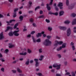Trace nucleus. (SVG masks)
Masks as SVG:
<instances>
[{
  "label": "nucleus",
  "instance_id": "1",
  "mask_svg": "<svg viewBox=\"0 0 76 76\" xmlns=\"http://www.w3.org/2000/svg\"><path fill=\"white\" fill-rule=\"evenodd\" d=\"M51 43V41L48 39H46L45 42H43V44L46 46L49 45H50Z\"/></svg>",
  "mask_w": 76,
  "mask_h": 76
},
{
  "label": "nucleus",
  "instance_id": "2",
  "mask_svg": "<svg viewBox=\"0 0 76 76\" xmlns=\"http://www.w3.org/2000/svg\"><path fill=\"white\" fill-rule=\"evenodd\" d=\"M53 0H51V1L49 3V4H47L46 5L48 9V10H51V8L49 5H52L53 4Z\"/></svg>",
  "mask_w": 76,
  "mask_h": 76
},
{
  "label": "nucleus",
  "instance_id": "3",
  "mask_svg": "<svg viewBox=\"0 0 76 76\" xmlns=\"http://www.w3.org/2000/svg\"><path fill=\"white\" fill-rule=\"evenodd\" d=\"M72 34V31H71V29L70 28H68L67 31H66V35L69 37L70 36V34Z\"/></svg>",
  "mask_w": 76,
  "mask_h": 76
},
{
  "label": "nucleus",
  "instance_id": "4",
  "mask_svg": "<svg viewBox=\"0 0 76 76\" xmlns=\"http://www.w3.org/2000/svg\"><path fill=\"white\" fill-rule=\"evenodd\" d=\"M60 65H58L57 64H55L53 65V67H56L57 70H59L60 69Z\"/></svg>",
  "mask_w": 76,
  "mask_h": 76
},
{
  "label": "nucleus",
  "instance_id": "5",
  "mask_svg": "<svg viewBox=\"0 0 76 76\" xmlns=\"http://www.w3.org/2000/svg\"><path fill=\"white\" fill-rule=\"evenodd\" d=\"M45 31H43L41 32V33H38L37 34H36V37L37 38H39V37H41L42 36V34H45Z\"/></svg>",
  "mask_w": 76,
  "mask_h": 76
},
{
  "label": "nucleus",
  "instance_id": "6",
  "mask_svg": "<svg viewBox=\"0 0 76 76\" xmlns=\"http://www.w3.org/2000/svg\"><path fill=\"white\" fill-rule=\"evenodd\" d=\"M19 32V30H18L17 31L15 30L13 32V34H14L15 36L16 37H18L19 35V34L18 32Z\"/></svg>",
  "mask_w": 76,
  "mask_h": 76
},
{
  "label": "nucleus",
  "instance_id": "7",
  "mask_svg": "<svg viewBox=\"0 0 76 76\" xmlns=\"http://www.w3.org/2000/svg\"><path fill=\"white\" fill-rule=\"evenodd\" d=\"M63 3L61 2H59L58 3V7H59V8L61 9H63V7L62 6H63Z\"/></svg>",
  "mask_w": 76,
  "mask_h": 76
},
{
  "label": "nucleus",
  "instance_id": "8",
  "mask_svg": "<svg viewBox=\"0 0 76 76\" xmlns=\"http://www.w3.org/2000/svg\"><path fill=\"white\" fill-rule=\"evenodd\" d=\"M59 28L60 29H61L62 30H63V31H64V30H66L67 29V28L65 26H59Z\"/></svg>",
  "mask_w": 76,
  "mask_h": 76
},
{
  "label": "nucleus",
  "instance_id": "9",
  "mask_svg": "<svg viewBox=\"0 0 76 76\" xmlns=\"http://www.w3.org/2000/svg\"><path fill=\"white\" fill-rule=\"evenodd\" d=\"M15 21H16V20H10L9 22L7 21L6 23H8L7 25H10V23H12V22H15Z\"/></svg>",
  "mask_w": 76,
  "mask_h": 76
},
{
  "label": "nucleus",
  "instance_id": "10",
  "mask_svg": "<svg viewBox=\"0 0 76 76\" xmlns=\"http://www.w3.org/2000/svg\"><path fill=\"white\" fill-rule=\"evenodd\" d=\"M4 38V36H3V32H1L0 33V40Z\"/></svg>",
  "mask_w": 76,
  "mask_h": 76
},
{
  "label": "nucleus",
  "instance_id": "11",
  "mask_svg": "<svg viewBox=\"0 0 76 76\" xmlns=\"http://www.w3.org/2000/svg\"><path fill=\"white\" fill-rule=\"evenodd\" d=\"M72 25H75L76 24V18L74 19L72 22Z\"/></svg>",
  "mask_w": 76,
  "mask_h": 76
},
{
  "label": "nucleus",
  "instance_id": "12",
  "mask_svg": "<svg viewBox=\"0 0 76 76\" xmlns=\"http://www.w3.org/2000/svg\"><path fill=\"white\" fill-rule=\"evenodd\" d=\"M44 57V55H41L40 56V58L39 59V60L40 61H42V60H43Z\"/></svg>",
  "mask_w": 76,
  "mask_h": 76
},
{
  "label": "nucleus",
  "instance_id": "13",
  "mask_svg": "<svg viewBox=\"0 0 76 76\" xmlns=\"http://www.w3.org/2000/svg\"><path fill=\"white\" fill-rule=\"evenodd\" d=\"M58 41L57 40H56L54 41L55 43V44H54V46H57L58 44Z\"/></svg>",
  "mask_w": 76,
  "mask_h": 76
},
{
  "label": "nucleus",
  "instance_id": "14",
  "mask_svg": "<svg viewBox=\"0 0 76 76\" xmlns=\"http://www.w3.org/2000/svg\"><path fill=\"white\" fill-rule=\"evenodd\" d=\"M13 29V28L12 27L8 26L7 27V29L5 30V31L7 32V31H9V29Z\"/></svg>",
  "mask_w": 76,
  "mask_h": 76
},
{
  "label": "nucleus",
  "instance_id": "15",
  "mask_svg": "<svg viewBox=\"0 0 76 76\" xmlns=\"http://www.w3.org/2000/svg\"><path fill=\"white\" fill-rule=\"evenodd\" d=\"M15 46V45L11 44H9V48H12Z\"/></svg>",
  "mask_w": 76,
  "mask_h": 76
},
{
  "label": "nucleus",
  "instance_id": "16",
  "mask_svg": "<svg viewBox=\"0 0 76 76\" xmlns=\"http://www.w3.org/2000/svg\"><path fill=\"white\" fill-rule=\"evenodd\" d=\"M17 71L18 72H19V73H22V71L20 70V69L19 68H17Z\"/></svg>",
  "mask_w": 76,
  "mask_h": 76
},
{
  "label": "nucleus",
  "instance_id": "17",
  "mask_svg": "<svg viewBox=\"0 0 76 76\" xmlns=\"http://www.w3.org/2000/svg\"><path fill=\"white\" fill-rule=\"evenodd\" d=\"M19 19L20 21H22L23 20V16L21 15L19 17Z\"/></svg>",
  "mask_w": 76,
  "mask_h": 76
},
{
  "label": "nucleus",
  "instance_id": "18",
  "mask_svg": "<svg viewBox=\"0 0 76 76\" xmlns=\"http://www.w3.org/2000/svg\"><path fill=\"white\" fill-rule=\"evenodd\" d=\"M20 55H23V56H25V55H26L27 54V53L26 52H25L24 53H20Z\"/></svg>",
  "mask_w": 76,
  "mask_h": 76
},
{
  "label": "nucleus",
  "instance_id": "19",
  "mask_svg": "<svg viewBox=\"0 0 76 76\" xmlns=\"http://www.w3.org/2000/svg\"><path fill=\"white\" fill-rule=\"evenodd\" d=\"M66 43H64L62 45L61 48H64L66 47Z\"/></svg>",
  "mask_w": 76,
  "mask_h": 76
},
{
  "label": "nucleus",
  "instance_id": "20",
  "mask_svg": "<svg viewBox=\"0 0 76 76\" xmlns=\"http://www.w3.org/2000/svg\"><path fill=\"white\" fill-rule=\"evenodd\" d=\"M59 16H62L64 14V11H60L59 13Z\"/></svg>",
  "mask_w": 76,
  "mask_h": 76
},
{
  "label": "nucleus",
  "instance_id": "21",
  "mask_svg": "<svg viewBox=\"0 0 76 76\" xmlns=\"http://www.w3.org/2000/svg\"><path fill=\"white\" fill-rule=\"evenodd\" d=\"M70 21L69 20H66L64 22V23H66V24H69Z\"/></svg>",
  "mask_w": 76,
  "mask_h": 76
},
{
  "label": "nucleus",
  "instance_id": "22",
  "mask_svg": "<svg viewBox=\"0 0 76 76\" xmlns=\"http://www.w3.org/2000/svg\"><path fill=\"white\" fill-rule=\"evenodd\" d=\"M36 75H38L39 76H42V74L40 72L36 73Z\"/></svg>",
  "mask_w": 76,
  "mask_h": 76
},
{
  "label": "nucleus",
  "instance_id": "23",
  "mask_svg": "<svg viewBox=\"0 0 76 76\" xmlns=\"http://www.w3.org/2000/svg\"><path fill=\"white\" fill-rule=\"evenodd\" d=\"M52 29L53 28L49 26L48 27V30L49 31H52Z\"/></svg>",
  "mask_w": 76,
  "mask_h": 76
},
{
  "label": "nucleus",
  "instance_id": "24",
  "mask_svg": "<svg viewBox=\"0 0 76 76\" xmlns=\"http://www.w3.org/2000/svg\"><path fill=\"white\" fill-rule=\"evenodd\" d=\"M18 25H19V23H17L15 24L14 26V29H16V28L17 26H18Z\"/></svg>",
  "mask_w": 76,
  "mask_h": 76
},
{
  "label": "nucleus",
  "instance_id": "25",
  "mask_svg": "<svg viewBox=\"0 0 76 76\" xmlns=\"http://www.w3.org/2000/svg\"><path fill=\"white\" fill-rule=\"evenodd\" d=\"M13 32H11L9 33V36H13Z\"/></svg>",
  "mask_w": 76,
  "mask_h": 76
},
{
  "label": "nucleus",
  "instance_id": "26",
  "mask_svg": "<svg viewBox=\"0 0 76 76\" xmlns=\"http://www.w3.org/2000/svg\"><path fill=\"white\" fill-rule=\"evenodd\" d=\"M39 63L38 62H36L35 66L36 67L39 66Z\"/></svg>",
  "mask_w": 76,
  "mask_h": 76
},
{
  "label": "nucleus",
  "instance_id": "27",
  "mask_svg": "<svg viewBox=\"0 0 76 76\" xmlns=\"http://www.w3.org/2000/svg\"><path fill=\"white\" fill-rule=\"evenodd\" d=\"M28 52L29 53H31V52H32V50H31V49H28L27 50Z\"/></svg>",
  "mask_w": 76,
  "mask_h": 76
},
{
  "label": "nucleus",
  "instance_id": "28",
  "mask_svg": "<svg viewBox=\"0 0 76 76\" xmlns=\"http://www.w3.org/2000/svg\"><path fill=\"white\" fill-rule=\"evenodd\" d=\"M71 16L72 17H75V16H76V15L75 13H73L71 14Z\"/></svg>",
  "mask_w": 76,
  "mask_h": 76
},
{
  "label": "nucleus",
  "instance_id": "29",
  "mask_svg": "<svg viewBox=\"0 0 76 76\" xmlns=\"http://www.w3.org/2000/svg\"><path fill=\"white\" fill-rule=\"evenodd\" d=\"M61 49H62V48L61 47V46L59 47V48L57 49V51H60V50H61Z\"/></svg>",
  "mask_w": 76,
  "mask_h": 76
},
{
  "label": "nucleus",
  "instance_id": "30",
  "mask_svg": "<svg viewBox=\"0 0 76 76\" xmlns=\"http://www.w3.org/2000/svg\"><path fill=\"white\" fill-rule=\"evenodd\" d=\"M32 4V2L31 1H29V2L28 6H29V7H31V4Z\"/></svg>",
  "mask_w": 76,
  "mask_h": 76
},
{
  "label": "nucleus",
  "instance_id": "31",
  "mask_svg": "<svg viewBox=\"0 0 76 76\" xmlns=\"http://www.w3.org/2000/svg\"><path fill=\"white\" fill-rule=\"evenodd\" d=\"M36 42H41V39H38L36 40Z\"/></svg>",
  "mask_w": 76,
  "mask_h": 76
},
{
  "label": "nucleus",
  "instance_id": "32",
  "mask_svg": "<svg viewBox=\"0 0 76 76\" xmlns=\"http://www.w3.org/2000/svg\"><path fill=\"white\" fill-rule=\"evenodd\" d=\"M18 10H19L18 8H16L14 10V12H17V11H18Z\"/></svg>",
  "mask_w": 76,
  "mask_h": 76
},
{
  "label": "nucleus",
  "instance_id": "33",
  "mask_svg": "<svg viewBox=\"0 0 76 76\" xmlns=\"http://www.w3.org/2000/svg\"><path fill=\"white\" fill-rule=\"evenodd\" d=\"M29 60H28L26 62L25 64L26 65H28L29 64Z\"/></svg>",
  "mask_w": 76,
  "mask_h": 76
},
{
  "label": "nucleus",
  "instance_id": "34",
  "mask_svg": "<svg viewBox=\"0 0 76 76\" xmlns=\"http://www.w3.org/2000/svg\"><path fill=\"white\" fill-rule=\"evenodd\" d=\"M8 52H9V50L8 49H6L4 51L5 53H7Z\"/></svg>",
  "mask_w": 76,
  "mask_h": 76
},
{
  "label": "nucleus",
  "instance_id": "35",
  "mask_svg": "<svg viewBox=\"0 0 76 76\" xmlns=\"http://www.w3.org/2000/svg\"><path fill=\"white\" fill-rule=\"evenodd\" d=\"M39 60L37 58H35L34 59V61H35V63L38 62V61H39Z\"/></svg>",
  "mask_w": 76,
  "mask_h": 76
},
{
  "label": "nucleus",
  "instance_id": "36",
  "mask_svg": "<svg viewBox=\"0 0 76 76\" xmlns=\"http://www.w3.org/2000/svg\"><path fill=\"white\" fill-rule=\"evenodd\" d=\"M69 4V0H66V4L67 6H68Z\"/></svg>",
  "mask_w": 76,
  "mask_h": 76
},
{
  "label": "nucleus",
  "instance_id": "37",
  "mask_svg": "<svg viewBox=\"0 0 76 76\" xmlns=\"http://www.w3.org/2000/svg\"><path fill=\"white\" fill-rule=\"evenodd\" d=\"M45 21L47 23H50V20L48 19H46Z\"/></svg>",
  "mask_w": 76,
  "mask_h": 76
},
{
  "label": "nucleus",
  "instance_id": "38",
  "mask_svg": "<svg viewBox=\"0 0 76 76\" xmlns=\"http://www.w3.org/2000/svg\"><path fill=\"white\" fill-rule=\"evenodd\" d=\"M39 18H44V15H42L40 16L39 17Z\"/></svg>",
  "mask_w": 76,
  "mask_h": 76
},
{
  "label": "nucleus",
  "instance_id": "39",
  "mask_svg": "<svg viewBox=\"0 0 76 76\" xmlns=\"http://www.w3.org/2000/svg\"><path fill=\"white\" fill-rule=\"evenodd\" d=\"M40 7H39V6H38L37 7H36L35 9V11H36V10H37V9H39V8Z\"/></svg>",
  "mask_w": 76,
  "mask_h": 76
},
{
  "label": "nucleus",
  "instance_id": "40",
  "mask_svg": "<svg viewBox=\"0 0 76 76\" xmlns=\"http://www.w3.org/2000/svg\"><path fill=\"white\" fill-rule=\"evenodd\" d=\"M4 18V16L3 15L1 14H0V18Z\"/></svg>",
  "mask_w": 76,
  "mask_h": 76
},
{
  "label": "nucleus",
  "instance_id": "41",
  "mask_svg": "<svg viewBox=\"0 0 76 76\" xmlns=\"http://www.w3.org/2000/svg\"><path fill=\"white\" fill-rule=\"evenodd\" d=\"M35 33V31H32L31 32V34H32V35L34 34V33Z\"/></svg>",
  "mask_w": 76,
  "mask_h": 76
},
{
  "label": "nucleus",
  "instance_id": "42",
  "mask_svg": "<svg viewBox=\"0 0 76 76\" xmlns=\"http://www.w3.org/2000/svg\"><path fill=\"white\" fill-rule=\"evenodd\" d=\"M63 44L62 41H60L58 42V44L59 45H61V44Z\"/></svg>",
  "mask_w": 76,
  "mask_h": 76
},
{
  "label": "nucleus",
  "instance_id": "43",
  "mask_svg": "<svg viewBox=\"0 0 76 76\" xmlns=\"http://www.w3.org/2000/svg\"><path fill=\"white\" fill-rule=\"evenodd\" d=\"M39 52L40 53H42V49H40L39 50Z\"/></svg>",
  "mask_w": 76,
  "mask_h": 76
},
{
  "label": "nucleus",
  "instance_id": "44",
  "mask_svg": "<svg viewBox=\"0 0 76 76\" xmlns=\"http://www.w3.org/2000/svg\"><path fill=\"white\" fill-rule=\"evenodd\" d=\"M58 57H59V58H61V55L60 54H58L57 55Z\"/></svg>",
  "mask_w": 76,
  "mask_h": 76
},
{
  "label": "nucleus",
  "instance_id": "45",
  "mask_svg": "<svg viewBox=\"0 0 76 76\" xmlns=\"http://www.w3.org/2000/svg\"><path fill=\"white\" fill-rule=\"evenodd\" d=\"M58 14V12H56L55 13H53V15H55V16H57Z\"/></svg>",
  "mask_w": 76,
  "mask_h": 76
},
{
  "label": "nucleus",
  "instance_id": "46",
  "mask_svg": "<svg viewBox=\"0 0 76 76\" xmlns=\"http://www.w3.org/2000/svg\"><path fill=\"white\" fill-rule=\"evenodd\" d=\"M30 21L31 22H33L34 21V19L33 18H31L30 20Z\"/></svg>",
  "mask_w": 76,
  "mask_h": 76
},
{
  "label": "nucleus",
  "instance_id": "47",
  "mask_svg": "<svg viewBox=\"0 0 76 76\" xmlns=\"http://www.w3.org/2000/svg\"><path fill=\"white\" fill-rule=\"evenodd\" d=\"M1 70L2 72H4V68H1Z\"/></svg>",
  "mask_w": 76,
  "mask_h": 76
},
{
  "label": "nucleus",
  "instance_id": "48",
  "mask_svg": "<svg viewBox=\"0 0 76 76\" xmlns=\"http://www.w3.org/2000/svg\"><path fill=\"white\" fill-rule=\"evenodd\" d=\"M33 12H34V11L32 10L29 11L28 12V13H33Z\"/></svg>",
  "mask_w": 76,
  "mask_h": 76
},
{
  "label": "nucleus",
  "instance_id": "49",
  "mask_svg": "<svg viewBox=\"0 0 76 76\" xmlns=\"http://www.w3.org/2000/svg\"><path fill=\"white\" fill-rule=\"evenodd\" d=\"M12 72L13 73H16V70H12Z\"/></svg>",
  "mask_w": 76,
  "mask_h": 76
},
{
  "label": "nucleus",
  "instance_id": "50",
  "mask_svg": "<svg viewBox=\"0 0 76 76\" xmlns=\"http://www.w3.org/2000/svg\"><path fill=\"white\" fill-rule=\"evenodd\" d=\"M55 9L56 11H58V8L57 7H55Z\"/></svg>",
  "mask_w": 76,
  "mask_h": 76
},
{
  "label": "nucleus",
  "instance_id": "51",
  "mask_svg": "<svg viewBox=\"0 0 76 76\" xmlns=\"http://www.w3.org/2000/svg\"><path fill=\"white\" fill-rule=\"evenodd\" d=\"M72 76H75V73L74 72H72Z\"/></svg>",
  "mask_w": 76,
  "mask_h": 76
},
{
  "label": "nucleus",
  "instance_id": "52",
  "mask_svg": "<svg viewBox=\"0 0 76 76\" xmlns=\"http://www.w3.org/2000/svg\"><path fill=\"white\" fill-rule=\"evenodd\" d=\"M47 37L48 39H50V38H51V36H47Z\"/></svg>",
  "mask_w": 76,
  "mask_h": 76
},
{
  "label": "nucleus",
  "instance_id": "53",
  "mask_svg": "<svg viewBox=\"0 0 76 76\" xmlns=\"http://www.w3.org/2000/svg\"><path fill=\"white\" fill-rule=\"evenodd\" d=\"M70 72H66L65 74V75H70Z\"/></svg>",
  "mask_w": 76,
  "mask_h": 76
},
{
  "label": "nucleus",
  "instance_id": "54",
  "mask_svg": "<svg viewBox=\"0 0 76 76\" xmlns=\"http://www.w3.org/2000/svg\"><path fill=\"white\" fill-rule=\"evenodd\" d=\"M49 14H50V15H53V14H54V13L52 12H51L50 11L49 12Z\"/></svg>",
  "mask_w": 76,
  "mask_h": 76
},
{
  "label": "nucleus",
  "instance_id": "55",
  "mask_svg": "<svg viewBox=\"0 0 76 76\" xmlns=\"http://www.w3.org/2000/svg\"><path fill=\"white\" fill-rule=\"evenodd\" d=\"M33 40L34 42H37V40H35V39L34 38L33 39Z\"/></svg>",
  "mask_w": 76,
  "mask_h": 76
},
{
  "label": "nucleus",
  "instance_id": "56",
  "mask_svg": "<svg viewBox=\"0 0 76 76\" xmlns=\"http://www.w3.org/2000/svg\"><path fill=\"white\" fill-rule=\"evenodd\" d=\"M42 34L43 37H47V35H46V34Z\"/></svg>",
  "mask_w": 76,
  "mask_h": 76
},
{
  "label": "nucleus",
  "instance_id": "57",
  "mask_svg": "<svg viewBox=\"0 0 76 76\" xmlns=\"http://www.w3.org/2000/svg\"><path fill=\"white\" fill-rule=\"evenodd\" d=\"M33 25L34 26V27H36L37 26H36V24L35 23H33Z\"/></svg>",
  "mask_w": 76,
  "mask_h": 76
},
{
  "label": "nucleus",
  "instance_id": "58",
  "mask_svg": "<svg viewBox=\"0 0 76 76\" xmlns=\"http://www.w3.org/2000/svg\"><path fill=\"white\" fill-rule=\"evenodd\" d=\"M0 60H1V61L2 62H4V60L3 58H1L0 59Z\"/></svg>",
  "mask_w": 76,
  "mask_h": 76
},
{
  "label": "nucleus",
  "instance_id": "59",
  "mask_svg": "<svg viewBox=\"0 0 76 76\" xmlns=\"http://www.w3.org/2000/svg\"><path fill=\"white\" fill-rule=\"evenodd\" d=\"M72 49H73V50H74L75 49V46H72Z\"/></svg>",
  "mask_w": 76,
  "mask_h": 76
},
{
  "label": "nucleus",
  "instance_id": "60",
  "mask_svg": "<svg viewBox=\"0 0 76 76\" xmlns=\"http://www.w3.org/2000/svg\"><path fill=\"white\" fill-rule=\"evenodd\" d=\"M17 61L16 60L12 62V63H13L14 64H15V63H16Z\"/></svg>",
  "mask_w": 76,
  "mask_h": 76
},
{
  "label": "nucleus",
  "instance_id": "61",
  "mask_svg": "<svg viewBox=\"0 0 76 76\" xmlns=\"http://www.w3.org/2000/svg\"><path fill=\"white\" fill-rule=\"evenodd\" d=\"M43 13V12H42V10H40V15H41Z\"/></svg>",
  "mask_w": 76,
  "mask_h": 76
},
{
  "label": "nucleus",
  "instance_id": "62",
  "mask_svg": "<svg viewBox=\"0 0 76 76\" xmlns=\"http://www.w3.org/2000/svg\"><path fill=\"white\" fill-rule=\"evenodd\" d=\"M39 68H36V72H38V71H39Z\"/></svg>",
  "mask_w": 76,
  "mask_h": 76
},
{
  "label": "nucleus",
  "instance_id": "63",
  "mask_svg": "<svg viewBox=\"0 0 76 76\" xmlns=\"http://www.w3.org/2000/svg\"><path fill=\"white\" fill-rule=\"evenodd\" d=\"M16 16V13H15L14 14L13 17L14 18H15Z\"/></svg>",
  "mask_w": 76,
  "mask_h": 76
},
{
  "label": "nucleus",
  "instance_id": "64",
  "mask_svg": "<svg viewBox=\"0 0 76 76\" xmlns=\"http://www.w3.org/2000/svg\"><path fill=\"white\" fill-rule=\"evenodd\" d=\"M56 76H61V75L58 74H56Z\"/></svg>",
  "mask_w": 76,
  "mask_h": 76
}]
</instances>
